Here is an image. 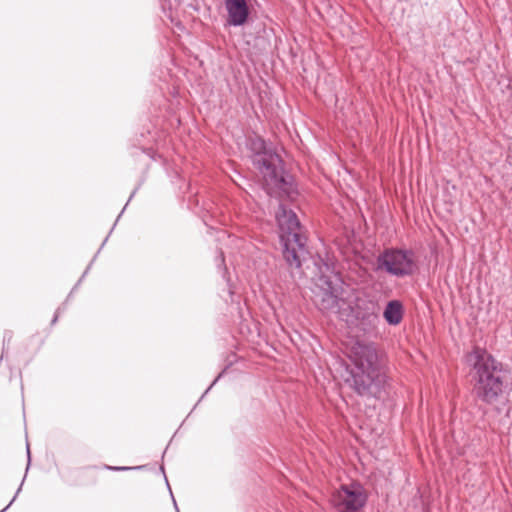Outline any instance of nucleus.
<instances>
[{
  "label": "nucleus",
  "mask_w": 512,
  "mask_h": 512,
  "mask_svg": "<svg viewBox=\"0 0 512 512\" xmlns=\"http://www.w3.org/2000/svg\"><path fill=\"white\" fill-rule=\"evenodd\" d=\"M345 382L361 396H377L387 383L383 361L373 343L356 342L349 354Z\"/></svg>",
  "instance_id": "obj_1"
},
{
  "label": "nucleus",
  "mask_w": 512,
  "mask_h": 512,
  "mask_svg": "<svg viewBox=\"0 0 512 512\" xmlns=\"http://www.w3.org/2000/svg\"><path fill=\"white\" fill-rule=\"evenodd\" d=\"M217 234H218V239L219 240H222L226 236V232L222 231V230L218 231Z\"/></svg>",
  "instance_id": "obj_19"
},
{
  "label": "nucleus",
  "mask_w": 512,
  "mask_h": 512,
  "mask_svg": "<svg viewBox=\"0 0 512 512\" xmlns=\"http://www.w3.org/2000/svg\"><path fill=\"white\" fill-rule=\"evenodd\" d=\"M102 247L103 246L99 247V250H97V254L100 253V250H102Z\"/></svg>",
  "instance_id": "obj_23"
},
{
  "label": "nucleus",
  "mask_w": 512,
  "mask_h": 512,
  "mask_svg": "<svg viewBox=\"0 0 512 512\" xmlns=\"http://www.w3.org/2000/svg\"><path fill=\"white\" fill-rule=\"evenodd\" d=\"M377 262L379 268L398 278L411 276L417 269L411 250L387 249L379 255Z\"/></svg>",
  "instance_id": "obj_6"
},
{
  "label": "nucleus",
  "mask_w": 512,
  "mask_h": 512,
  "mask_svg": "<svg viewBox=\"0 0 512 512\" xmlns=\"http://www.w3.org/2000/svg\"><path fill=\"white\" fill-rule=\"evenodd\" d=\"M404 316L403 304L399 300H391L387 303L383 317L385 321L392 326H396L401 323Z\"/></svg>",
  "instance_id": "obj_9"
},
{
  "label": "nucleus",
  "mask_w": 512,
  "mask_h": 512,
  "mask_svg": "<svg viewBox=\"0 0 512 512\" xmlns=\"http://www.w3.org/2000/svg\"><path fill=\"white\" fill-rule=\"evenodd\" d=\"M368 495L358 482L342 484L331 495L330 502L336 512H359L367 503Z\"/></svg>",
  "instance_id": "obj_7"
},
{
  "label": "nucleus",
  "mask_w": 512,
  "mask_h": 512,
  "mask_svg": "<svg viewBox=\"0 0 512 512\" xmlns=\"http://www.w3.org/2000/svg\"><path fill=\"white\" fill-rule=\"evenodd\" d=\"M142 466H136V467H127V466H108L107 469L113 470V471H126V470H132V469H141Z\"/></svg>",
  "instance_id": "obj_12"
},
{
  "label": "nucleus",
  "mask_w": 512,
  "mask_h": 512,
  "mask_svg": "<svg viewBox=\"0 0 512 512\" xmlns=\"http://www.w3.org/2000/svg\"><path fill=\"white\" fill-rule=\"evenodd\" d=\"M227 11V23L230 26L239 27L244 25L250 15L246 0H224Z\"/></svg>",
  "instance_id": "obj_8"
},
{
  "label": "nucleus",
  "mask_w": 512,
  "mask_h": 512,
  "mask_svg": "<svg viewBox=\"0 0 512 512\" xmlns=\"http://www.w3.org/2000/svg\"><path fill=\"white\" fill-rule=\"evenodd\" d=\"M276 220L281 231L283 257L289 266L300 268L302 259L307 253V239L302 234V227L297 215L280 204L276 212Z\"/></svg>",
  "instance_id": "obj_3"
},
{
  "label": "nucleus",
  "mask_w": 512,
  "mask_h": 512,
  "mask_svg": "<svg viewBox=\"0 0 512 512\" xmlns=\"http://www.w3.org/2000/svg\"><path fill=\"white\" fill-rule=\"evenodd\" d=\"M224 371H222L215 379L214 381L211 383V385L205 390V392L203 393V395L201 396V399L210 391V389L217 383V381L222 377Z\"/></svg>",
  "instance_id": "obj_14"
},
{
  "label": "nucleus",
  "mask_w": 512,
  "mask_h": 512,
  "mask_svg": "<svg viewBox=\"0 0 512 512\" xmlns=\"http://www.w3.org/2000/svg\"><path fill=\"white\" fill-rule=\"evenodd\" d=\"M468 361L476 372L475 394L486 404H493L504 390V370L485 349L476 347L470 353Z\"/></svg>",
  "instance_id": "obj_2"
},
{
  "label": "nucleus",
  "mask_w": 512,
  "mask_h": 512,
  "mask_svg": "<svg viewBox=\"0 0 512 512\" xmlns=\"http://www.w3.org/2000/svg\"><path fill=\"white\" fill-rule=\"evenodd\" d=\"M215 262H216V265L218 266V268L223 269V277H225L226 273H227V269L225 266L224 253L222 250H220L218 255L216 256Z\"/></svg>",
  "instance_id": "obj_11"
},
{
  "label": "nucleus",
  "mask_w": 512,
  "mask_h": 512,
  "mask_svg": "<svg viewBox=\"0 0 512 512\" xmlns=\"http://www.w3.org/2000/svg\"><path fill=\"white\" fill-rule=\"evenodd\" d=\"M90 266H91V264H90V265L87 267V269L84 271V273H83V275H82V278H84V277L87 275L88 270L90 269Z\"/></svg>",
  "instance_id": "obj_20"
},
{
  "label": "nucleus",
  "mask_w": 512,
  "mask_h": 512,
  "mask_svg": "<svg viewBox=\"0 0 512 512\" xmlns=\"http://www.w3.org/2000/svg\"><path fill=\"white\" fill-rule=\"evenodd\" d=\"M26 451H27V457H28V464H27V468H26V471H27L29 468V465H30V460H31L29 444H27Z\"/></svg>",
  "instance_id": "obj_18"
},
{
  "label": "nucleus",
  "mask_w": 512,
  "mask_h": 512,
  "mask_svg": "<svg viewBox=\"0 0 512 512\" xmlns=\"http://www.w3.org/2000/svg\"><path fill=\"white\" fill-rule=\"evenodd\" d=\"M24 480H25V477L23 478L22 482H24ZM22 485H23V483H21V484H20L19 488H18V489H17V491H16V494L14 495V497L12 498V500L9 502V504H8L4 509H2L0 512H5V511H6V510H7V509L12 505V503L15 501V499H16V497H17V495H18V494H19V492L21 491Z\"/></svg>",
  "instance_id": "obj_13"
},
{
  "label": "nucleus",
  "mask_w": 512,
  "mask_h": 512,
  "mask_svg": "<svg viewBox=\"0 0 512 512\" xmlns=\"http://www.w3.org/2000/svg\"><path fill=\"white\" fill-rule=\"evenodd\" d=\"M102 247L103 246L99 247V250H97V254L100 253V250H102Z\"/></svg>",
  "instance_id": "obj_24"
},
{
  "label": "nucleus",
  "mask_w": 512,
  "mask_h": 512,
  "mask_svg": "<svg viewBox=\"0 0 512 512\" xmlns=\"http://www.w3.org/2000/svg\"><path fill=\"white\" fill-rule=\"evenodd\" d=\"M60 312H61V307H59V308L56 310L55 315H54V317H53V319H52V321H51V324H52V325H54V324L57 322L58 317H59V315H60Z\"/></svg>",
  "instance_id": "obj_17"
},
{
  "label": "nucleus",
  "mask_w": 512,
  "mask_h": 512,
  "mask_svg": "<svg viewBox=\"0 0 512 512\" xmlns=\"http://www.w3.org/2000/svg\"><path fill=\"white\" fill-rule=\"evenodd\" d=\"M137 190H138V187H136V188L133 190V192L131 193V195H130V197H129V199H128L127 203H126V205L124 206V208L122 209V211H121V212H120V214L118 215V218H117V219H119V218L121 217V215L123 214V212H124V210H125L126 206H127V205H128V203L130 202V200L135 196V194H136ZM117 221H118V220H116V222H117Z\"/></svg>",
  "instance_id": "obj_15"
},
{
  "label": "nucleus",
  "mask_w": 512,
  "mask_h": 512,
  "mask_svg": "<svg viewBox=\"0 0 512 512\" xmlns=\"http://www.w3.org/2000/svg\"><path fill=\"white\" fill-rule=\"evenodd\" d=\"M252 152V163L263 177L276 187L283 188L291 184L292 177L285 173L281 157L260 137L250 139L248 144Z\"/></svg>",
  "instance_id": "obj_4"
},
{
  "label": "nucleus",
  "mask_w": 512,
  "mask_h": 512,
  "mask_svg": "<svg viewBox=\"0 0 512 512\" xmlns=\"http://www.w3.org/2000/svg\"><path fill=\"white\" fill-rule=\"evenodd\" d=\"M344 282L339 273L330 271L321 273L316 280L315 303L320 311L325 314L337 315L340 319L348 316L344 309L346 301L343 298Z\"/></svg>",
  "instance_id": "obj_5"
},
{
  "label": "nucleus",
  "mask_w": 512,
  "mask_h": 512,
  "mask_svg": "<svg viewBox=\"0 0 512 512\" xmlns=\"http://www.w3.org/2000/svg\"><path fill=\"white\" fill-rule=\"evenodd\" d=\"M164 478H165V481H166V483H167L168 488H170L169 483H168V480H167V477H166L165 475H164ZM169 490H171V489H169ZM170 494H171V497H172V500H173V504H174V507H175L176 511H177V512H180V511H179V508H178V506H177L176 500H175V498H174V496H173V494H172V491H170Z\"/></svg>",
  "instance_id": "obj_16"
},
{
  "label": "nucleus",
  "mask_w": 512,
  "mask_h": 512,
  "mask_svg": "<svg viewBox=\"0 0 512 512\" xmlns=\"http://www.w3.org/2000/svg\"><path fill=\"white\" fill-rule=\"evenodd\" d=\"M362 320L363 321H367L368 324H370L371 326H374L376 324V322H378V315L377 313L374 311V310H367L363 315H362Z\"/></svg>",
  "instance_id": "obj_10"
},
{
  "label": "nucleus",
  "mask_w": 512,
  "mask_h": 512,
  "mask_svg": "<svg viewBox=\"0 0 512 512\" xmlns=\"http://www.w3.org/2000/svg\"><path fill=\"white\" fill-rule=\"evenodd\" d=\"M107 239H108V237H106V238L104 239V241H103V243H102V246H104V244L107 242Z\"/></svg>",
  "instance_id": "obj_22"
},
{
  "label": "nucleus",
  "mask_w": 512,
  "mask_h": 512,
  "mask_svg": "<svg viewBox=\"0 0 512 512\" xmlns=\"http://www.w3.org/2000/svg\"><path fill=\"white\" fill-rule=\"evenodd\" d=\"M228 294H229L230 296H232V295H233V291H232V289H231L230 285H228Z\"/></svg>",
  "instance_id": "obj_21"
}]
</instances>
